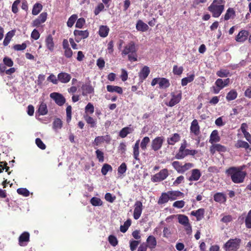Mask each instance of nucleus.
Wrapping results in <instances>:
<instances>
[{
	"label": "nucleus",
	"instance_id": "nucleus-19",
	"mask_svg": "<svg viewBox=\"0 0 251 251\" xmlns=\"http://www.w3.org/2000/svg\"><path fill=\"white\" fill-rule=\"evenodd\" d=\"M110 138L108 135L97 136L95 138L93 144L96 146L104 142H109Z\"/></svg>",
	"mask_w": 251,
	"mask_h": 251
},
{
	"label": "nucleus",
	"instance_id": "nucleus-64",
	"mask_svg": "<svg viewBox=\"0 0 251 251\" xmlns=\"http://www.w3.org/2000/svg\"><path fill=\"white\" fill-rule=\"evenodd\" d=\"M109 243L113 246L115 247L118 244V240L117 238L113 235H110L108 237Z\"/></svg>",
	"mask_w": 251,
	"mask_h": 251
},
{
	"label": "nucleus",
	"instance_id": "nucleus-5",
	"mask_svg": "<svg viewBox=\"0 0 251 251\" xmlns=\"http://www.w3.org/2000/svg\"><path fill=\"white\" fill-rule=\"evenodd\" d=\"M169 176L168 170L167 169H162L159 173L154 175L151 178L153 182H158L165 179Z\"/></svg>",
	"mask_w": 251,
	"mask_h": 251
},
{
	"label": "nucleus",
	"instance_id": "nucleus-27",
	"mask_svg": "<svg viewBox=\"0 0 251 251\" xmlns=\"http://www.w3.org/2000/svg\"><path fill=\"white\" fill-rule=\"evenodd\" d=\"M109 28L106 25H100L99 28V34L101 37H106L109 33Z\"/></svg>",
	"mask_w": 251,
	"mask_h": 251
},
{
	"label": "nucleus",
	"instance_id": "nucleus-54",
	"mask_svg": "<svg viewBox=\"0 0 251 251\" xmlns=\"http://www.w3.org/2000/svg\"><path fill=\"white\" fill-rule=\"evenodd\" d=\"M17 192L19 194L23 195L25 197H27L29 195V191L26 188H19L17 189Z\"/></svg>",
	"mask_w": 251,
	"mask_h": 251
},
{
	"label": "nucleus",
	"instance_id": "nucleus-63",
	"mask_svg": "<svg viewBox=\"0 0 251 251\" xmlns=\"http://www.w3.org/2000/svg\"><path fill=\"white\" fill-rule=\"evenodd\" d=\"M97 158L98 159L99 162H102L104 161V155L102 151L100 150H97L96 151Z\"/></svg>",
	"mask_w": 251,
	"mask_h": 251
},
{
	"label": "nucleus",
	"instance_id": "nucleus-41",
	"mask_svg": "<svg viewBox=\"0 0 251 251\" xmlns=\"http://www.w3.org/2000/svg\"><path fill=\"white\" fill-rule=\"evenodd\" d=\"M84 117L87 123L90 125L91 127H94L96 126V122L92 117L87 114L84 115Z\"/></svg>",
	"mask_w": 251,
	"mask_h": 251
},
{
	"label": "nucleus",
	"instance_id": "nucleus-12",
	"mask_svg": "<svg viewBox=\"0 0 251 251\" xmlns=\"http://www.w3.org/2000/svg\"><path fill=\"white\" fill-rule=\"evenodd\" d=\"M81 89L82 94L84 96L94 92V88L91 86L90 82L83 84L81 87Z\"/></svg>",
	"mask_w": 251,
	"mask_h": 251
},
{
	"label": "nucleus",
	"instance_id": "nucleus-26",
	"mask_svg": "<svg viewBox=\"0 0 251 251\" xmlns=\"http://www.w3.org/2000/svg\"><path fill=\"white\" fill-rule=\"evenodd\" d=\"M214 200L216 202L224 203L226 201V197L224 193H217L214 196Z\"/></svg>",
	"mask_w": 251,
	"mask_h": 251
},
{
	"label": "nucleus",
	"instance_id": "nucleus-18",
	"mask_svg": "<svg viewBox=\"0 0 251 251\" xmlns=\"http://www.w3.org/2000/svg\"><path fill=\"white\" fill-rule=\"evenodd\" d=\"M190 130L192 133H194L196 136L199 134L200 126L197 120L195 119L192 122L190 126Z\"/></svg>",
	"mask_w": 251,
	"mask_h": 251
},
{
	"label": "nucleus",
	"instance_id": "nucleus-8",
	"mask_svg": "<svg viewBox=\"0 0 251 251\" xmlns=\"http://www.w3.org/2000/svg\"><path fill=\"white\" fill-rule=\"evenodd\" d=\"M50 97L53 100L55 103L59 106L63 105L65 102V99L62 95L58 93H52L50 94Z\"/></svg>",
	"mask_w": 251,
	"mask_h": 251
},
{
	"label": "nucleus",
	"instance_id": "nucleus-36",
	"mask_svg": "<svg viewBox=\"0 0 251 251\" xmlns=\"http://www.w3.org/2000/svg\"><path fill=\"white\" fill-rule=\"evenodd\" d=\"M169 200H170V199L168 193H162L158 201V204H163L166 203Z\"/></svg>",
	"mask_w": 251,
	"mask_h": 251
},
{
	"label": "nucleus",
	"instance_id": "nucleus-42",
	"mask_svg": "<svg viewBox=\"0 0 251 251\" xmlns=\"http://www.w3.org/2000/svg\"><path fill=\"white\" fill-rule=\"evenodd\" d=\"M150 142V139L148 137H145L142 140L140 147L143 151H146L147 149V146Z\"/></svg>",
	"mask_w": 251,
	"mask_h": 251
},
{
	"label": "nucleus",
	"instance_id": "nucleus-2",
	"mask_svg": "<svg viewBox=\"0 0 251 251\" xmlns=\"http://www.w3.org/2000/svg\"><path fill=\"white\" fill-rule=\"evenodd\" d=\"M137 51V48L135 43L131 41L125 46L122 51V55L123 56L128 55V59L131 62L136 61L138 56Z\"/></svg>",
	"mask_w": 251,
	"mask_h": 251
},
{
	"label": "nucleus",
	"instance_id": "nucleus-51",
	"mask_svg": "<svg viewBox=\"0 0 251 251\" xmlns=\"http://www.w3.org/2000/svg\"><path fill=\"white\" fill-rule=\"evenodd\" d=\"M112 167L107 164H105L102 166L101 172L103 175H106L108 171H112Z\"/></svg>",
	"mask_w": 251,
	"mask_h": 251
},
{
	"label": "nucleus",
	"instance_id": "nucleus-53",
	"mask_svg": "<svg viewBox=\"0 0 251 251\" xmlns=\"http://www.w3.org/2000/svg\"><path fill=\"white\" fill-rule=\"evenodd\" d=\"M130 132V128L126 127L123 128L120 132L119 135L122 138L126 137Z\"/></svg>",
	"mask_w": 251,
	"mask_h": 251
},
{
	"label": "nucleus",
	"instance_id": "nucleus-6",
	"mask_svg": "<svg viewBox=\"0 0 251 251\" xmlns=\"http://www.w3.org/2000/svg\"><path fill=\"white\" fill-rule=\"evenodd\" d=\"M164 138L162 136H158L155 138L151 141V148L154 151H156L160 150L163 144Z\"/></svg>",
	"mask_w": 251,
	"mask_h": 251
},
{
	"label": "nucleus",
	"instance_id": "nucleus-55",
	"mask_svg": "<svg viewBox=\"0 0 251 251\" xmlns=\"http://www.w3.org/2000/svg\"><path fill=\"white\" fill-rule=\"evenodd\" d=\"M85 112L86 113H89L91 114H92L94 113V107L91 103H90V102L88 103L87 104V105L85 106Z\"/></svg>",
	"mask_w": 251,
	"mask_h": 251
},
{
	"label": "nucleus",
	"instance_id": "nucleus-35",
	"mask_svg": "<svg viewBox=\"0 0 251 251\" xmlns=\"http://www.w3.org/2000/svg\"><path fill=\"white\" fill-rule=\"evenodd\" d=\"M235 15V12L234 9L232 8H229L226 11L224 16V20L227 21L231 18H234Z\"/></svg>",
	"mask_w": 251,
	"mask_h": 251
},
{
	"label": "nucleus",
	"instance_id": "nucleus-20",
	"mask_svg": "<svg viewBox=\"0 0 251 251\" xmlns=\"http://www.w3.org/2000/svg\"><path fill=\"white\" fill-rule=\"evenodd\" d=\"M220 140L218 131L217 130H214L210 134L209 142L213 145L214 143L219 142Z\"/></svg>",
	"mask_w": 251,
	"mask_h": 251
},
{
	"label": "nucleus",
	"instance_id": "nucleus-4",
	"mask_svg": "<svg viewBox=\"0 0 251 251\" xmlns=\"http://www.w3.org/2000/svg\"><path fill=\"white\" fill-rule=\"evenodd\" d=\"M239 238L230 239L224 245V248L226 251H237L239 248L241 243Z\"/></svg>",
	"mask_w": 251,
	"mask_h": 251
},
{
	"label": "nucleus",
	"instance_id": "nucleus-40",
	"mask_svg": "<svg viewBox=\"0 0 251 251\" xmlns=\"http://www.w3.org/2000/svg\"><path fill=\"white\" fill-rule=\"evenodd\" d=\"M43 6L41 4L39 3H36L33 5V7L32 10V14L33 15H38L40 11L42 10Z\"/></svg>",
	"mask_w": 251,
	"mask_h": 251
},
{
	"label": "nucleus",
	"instance_id": "nucleus-38",
	"mask_svg": "<svg viewBox=\"0 0 251 251\" xmlns=\"http://www.w3.org/2000/svg\"><path fill=\"white\" fill-rule=\"evenodd\" d=\"M235 147L236 148H244L247 150L250 148V145L247 142L239 140L235 144Z\"/></svg>",
	"mask_w": 251,
	"mask_h": 251
},
{
	"label": "nucleus",
	"instance_id": "nucleus-31",
	"mask_svg": "<svg viewBox=\"0 0 251 251\" xmlns=\"http://www.w3.org/2000/svg\"><path fill=\"white\" fill-rule=\"evenodd\" d=\"M190 150L185 149L183 150L181 152L178 151L176 154L175 157L177 159H183L185 156L189 155Z\"/></svg>",
	"mask_w": 251,
	"mask_h": 251
},
{
	"label": "nucleus",
	"instance_id": "nucleus-3",
	"mask_svg": "<svg viewBox=\"0 0 251 251\" xmlns=\"http://www.w3.org/2000/svg\"><path fill=\"white\" fill-rule=\"evenodd\" d=\"M223 0H214L208 7V10L212 14L213 17H219L224 10L225 4Z\"/></svg>",
	"mask_w": 251,
	"mask_h": 251
},
{
	"label": "nucleus",
	"instance_id": "nucleus-47",
	"mask_svg": "<svg viewBox=\"0 0 251 251\" xmlns=\"http://www.w3.org/2000/svg\"><path fill=\"white\" fill-rule=\"evenodd\" d=\"M91 203L95 206H100L102 204V201L99 198L93 197L91 199Z\"/></svg>",
	"mask_w": 251,
	"mask_h": 251
},
{
	"label": "nucleus",
	"instance_id": "nucleus-32",
	"mask_svg": "<svg viewBox=\"0 0 251 251\" xmlns=\"http://www.w3.org/2000/svg\"><path fill=\"white\" fill-rule=\"evenodd\" d=\"M169 80L165 78H159V86L161 89H166L170 86Z\"/></svg>",
	"mask_w": 251,
	"mask_h": 251
},
{
	"label": "nucleus",
	"instance_id": "nucleus-24",
	"mask_svg": "<svg viewBox=\"0 0 251 251\" xmlns=\"http://www.w3.org/2000/svg\"><path fill=\"white\" fill-rule=\"evenodd\" d=\"M106 89L107 91L109 92H116L119 94H122L123 92L122 88L121 87L118 86L108 85L106 86Z\"/></svg>",
	"mask_w": 251,
	"mask_h": 251
},
{
	"label": "nucleus",
	"instance_id": "nucleus-48",
	"mask_svg": "<svg viewBox=\"0 0 251 251\" xmlns=\"http://www.w3.org/2000/svg\"><path fill=\"white\" fill-rule=\"evenodd\" d=\"M245 222L246 227L251 228V209L249 211Z\"/></svg>",
	"mask_w": 251,
	"mask_h": 251
},
{
	"label": "nucleus",
	"instance_id": "nucleus-39",
	"mask_svg": "<svg viewBox=\"0 0 251 251\" xmlns=\"http://www.w3.org/2000/svg\"><path fill=\"white\" fill-rule=\"evenodd\" d=\"M237 97V92L235 90L232 89L227 94L226 99L227 101H231L235 100Z\"/></svg>",
	"mask_w": 251,
	"mask_h": 251
},
{
	"label": "nucleus",
	"instance_id": "nucleus-43",
	"mask_svg": "<svg viewBox=\"0 0 251 251\" xmlns=\"http://www.w3.org/2000/svg\"><path fill=\"white\" fill-rule=\"evenodd\" d=\"M131 224V221L130 219L126 220L124 224L123 225H121L120 226V230L122 232L125 233L128 229Z\"/></svg>",
	"mask_w": 251,
	"mask_h": 251
},
{
	"label": "nucleus",
	"instance_id": "nucleus-44",
	"mask_svg": "<svg viewBox=\"0 0 251 251\" xmlns=\"http://www.w3.org/2000/svg\"><path fill=\"white\" fill-rule=\"evenodd\" d=\"M38 112L40 115H45L47 114L48 113V109L46 104L42 102L39 107L38 109Z\"/></svg>",
	"mask_w": 251,
	"mask_h": 251
},
{
	"label": "nucleus",
	"instance_id": "nucleus-49",
	"mask_svg": "<svg viewBox=\"0 0 251 251\" xmlns=\"http://www.w3.org/2000/svg\"><path fill=\"white\" fill-rule=\"evenodd\" d=\"M229 72L227 70H221L217 72L216 75L220 77H227L229 75Z\"/></svg>",
	"mask_w": 251,
	"mask_h": 251
},
{
	"label": "nucleus",
	"instance_id": "nucleus-23",
	"mask_svg": "<svg viewBox=\"0 0 251 251\" xmlns=\"http://www.w3.org/2000/svg\"><path fill=\"white\" fill-rule=\"evenodd\" d=\"M46 45L47 48L50 51L54 50V44L53 41V37L51 35H49L45 40Z\"/></svg>",
	"mask_w": 251,
	"mask_h": 251
},
{
	"label": "nucleus",
	"instance_id": "nucleus-30",
	"mask_svg": "<svg viewBox=\"0 0 251 251\" xmlns=\"http://www.w3.org/2000/svg\"><path fill=\"white\" fill-rule=\"evenodd\" d=\"M75 36H79L80 38L85 39L89 36L88 31L86 30H75L74 32Z\"/></svg>",
	"mask_w": 251,
	"mask_h": 251
},
{
	"label": "nucleus",
	"instance_id": "nucleus-59",
	"mask_svg": "<svg viewBox=\"0 0 251 251\" xmlns=\"http://www.w3.org/2000/svg\"><path fill=\"white\" fill-rule=\"evenodd\" d=\"M104 8V6L102 3H100L95 8L94 10V14L98 15L101 11Z\"/></svg>",
	"mask_w": 251,
	"mask_h": 251
},
{
	"label": "nucleus",
	"instance_id": "nucleus-61",
	"mask_svg": "<svg viewBox=\"0 0 251 251\" xmlns=\"http://www.w3.org/2000/svg\"><path fill=\"white\" fill-rule=\"evenodd\" d=\"M26 48V45L25 43H23L21 45L16 44L13 46V49L17 51L23 50Z\"/></svg>",
	"mask_w": 251,
	"mask_h": 251
},
{
	"label": "nucleus",
	"instance_id": "nucleus-15",
	"mask_svg": "<svg viewBox=\"0 0 251 251\" xmlns=\"http://www.w3.org/2000/svg\"><path fill=\"white\" fill-rule=\"evenodd\" d=\"M29 234L27 232H25L22 233L19 238V242L21 246H24L26 245V243L29 241Z\"/></svg>",
	"mask_w": 251,
	"mask_h": 251
},
{
	"label": "nucleus",
	"instance_id": "nucleus-60",
	"mask_svg": "<svg viewBox=\"0 0 251 251\" xmlns=\"http://www.w3.org/2000/svg\"><path fill=\"white\" fill-rule=\"evenodd\" d=\"M204 210L203 209H199L196 211V216L198 221L201 220L203 217Z\"/></svg>",
	"mask_w": 251,
	"mask_h": 251
},
{
	"label": "nucleus",
	"instance_id": "nucleus-7",
	"mask_svg": "<svg viewBox=\"0 0 251 251\" xmlns=\"http://www.w3.org/2000/svg\"><path fill=\"white\" fill-rule=\"evenodd\" d=\"M133 217L138 220L141 216L143 210V204L141 201H137L134 205Z\"/></svg>",
	"mask_w": 251,
	"mask_h": 251
},
{
	"label": "nucleus",
	"instance_id": "nucleus-29",
	"mask_svg": "<svg viewBox=\"0 0 251 251\" xmlns=\"http://www.w3.org/2000/svg\"><path fill=\"white\" fill-rule=\"evenodd\" d=\"M14 30H11L7 33L3 42L4 46H6L9 44L11 39L14 36Z\"/></svg>",
	"mask_w": 251,
	"mask_h": 251
},
{
	"label": "nucleus",
	"instance_id": "nucleus-58",
	"mask_svg": "<svg viewBox=\"0 0 251 251\" xmlns=\"http://www.w3.org/2000/svg\"><path fill=\"white\" fill-rule=\"evenodd\" d=\"M66 115H67V122L69 123L72 118V107L70 105H68L66 108Z\"/></svg>",
	"mask_w": 251,
	"mask_h": 251
},
{
	"label": "nucleus",
	"instance_id": "nucleus-1",
	"mask_svg": "<svg viewBox=\"0 0 251 251\" xmlns=\"http://www.w3.org/2000/svg\"><path fill=\"white\" fill-rule=\"evenodd\" d=\"M243 166L231 167L226 170V173L230 176L234 183H241L243 182L247 175L246 173L243 171Z\"/></svg>",
	"mask_w": 251,
	"mask_h": 251
},
{
	"label": "nucleus",
	"instance_id": "nucleus-10",
	"mask_svg": "<svg viewBox=\"0 0 251 251\" xmlns=\"http://www.w3.org/2000/svg\"><path fill=\"white\" fill-rule=\"evenodd\" d=\"M47 18V13L46 12L42 13L37 19L33 21L32 25L36 27L39 26L46 21Z\"/></svg>",
	"mask_w": 251,
	"mask_h": 251
},
{
	"label": "nucleus",
	"instance_id": "nucleus-11",
	"mask_svg": "<svg viewBox=\"0 0 251 251\" xmlns=\"http://www.w3.org/2000/svg\"><path fill=\"white\" fill-rule=\"evenodd\" d=\"M172 98L167 105L169 106L172 107L178 103L181 99V93L179 92L176 95L172 94Z\"/></svg>",
	"mask_w": 251,
	"mask_h": 251
},
{
	"label": "nucleus",
	"instance_id": "nucleus-56",
	"mask_svg": "<svg viewBox=\"0 0 251 251\" xmlns=\"http://www.w3.org/2000/svg\"><path fill=\"white\" fill-rule=\"evenodd\" d=\"M183 71L182 67H178L176 65H175L173 67V73L176 75H180Z\"/></svg>",
	"mask_w": 251,
	"mask_h": 251
},
{
	"label": "nucleus",
	"instance_id": "nucleus-37",
	"mask_svg": "<svg viewBox=\"0 0 251 251\" xmlns=\"http://www.w3.org/2000/svg\"><path fill=\"white\" fill-rule=\"evenodd\" d=\"M62 127V121L59 119V118H56L55 119L53 122V126H52V127H53V129L55 131H58V130L60 129H61Z\"/></svg>",
	"mask_w": 251,
	"mask_h": 251
},
{
	"label": "nucleus",
	"instance_id": "nucleus-50",
	"mask_svg": "<svg viewBox=\"0 0 251 251\" xmlns=\"http://www.w3.org/2000/svg\"><path fill=\"white\" fill-rule=\"evenodd\" d=\"M193 167L194 164L191 163H186L183 165H182L180 173L183 174Z\"/></svg>",
	"mask_w": 251,
	"mask_h": 251
},
{
	"label": "nucleus",
	"instance_id": "nucleus-25",
	"mask_svg": "<svg viewBox=\"0 0 251 251\" xmlns=\"http://www.w3.org/2000/svg\"><path fill=\"white\" fill-rule=\"evenodd\" d=\"M201 176V174L199 170L193 169L192 171L191 176L189 178L190 181H197L199 179Z\"/></svg>",
	"mask_w": 251,
	"mask_h": 251
},
{
	"label": "nucleus",
	"instance_id": "nucleus-45",
	"mask_svg": "<svg viewBox=\"0 0 251 251\" xmlns=\"http://www.w3.org/2000/svg\"><path fill=\"white\" fill-rule=\"evenodd\" d=\"M178 222L182 225L187 224L189 223L188 218L184 215H179L178 216Z\"/></svg>",
	"mask_w": 251,
	"mask_h": 251
},
{
	"label": "nucleus",
	"instance_id": "nucleus-16",
	"mask_svg": "<svg viewBox=\"0 0 251 251\" xmlns=\"http://www.w3.org/2000/svg\"><path fill=\"white\" fill-rule=\"evenodd\" d=\"M248 35V31L245 30H241L237 35L236 41L238 42H243L247 40Z\"/></svg>",
	"mask_w": 251,
	"mask_h": 251
},
{
	"label": "nucleus",
	"instance_id": "nucleus-34",
	"mask_svg": "<svg viewBox=\"0 0 251 251\" xmlns=\"http://www.w3.org/2000/svg\"><path fill=\"white\" fill-rule=\"evenodd\" d=\"M139 143H140V140H139L136 141L135 145H134V146L133 147V156H134V158L136 160H139Z\"/></svg>",
	"mask_w": 251,
	"mask_h": 251
},
{
	"label": "nucleus",
	"instance_id": "nucleus-33",
	"mask_svg": "<svg viewBox=\"0 0 251 251\" xmlns=\"http://www.w3.org/2000/svg\"><path fill=\"white\" fill-rule=\"evenodd\" d=\"M195 78V75L194 74L188 75L187 77L181 79V85L184 86L187 85L189 83L192 82Z\"/></svg>",
	"mask_w": 251,
	"mask_h": 251
},
{
	"label": "nucleus",
	"instance_id": "nucleus-21",
	"mask_svg": "<svg viewBox=\"0 0 251 251\" xmlns=\"http://www.w3.org/2000/svg\"><path fill=\"white\" fill-rule=\"evenodd\" d=\"M150 72L149 68L146 66H144L139 73V76L140 79L142 80L145 79L149 75Z\"/></svg>",
	"mask_w": 251,
	"mask_h": 251
},
{
	"label": "nucleus",
	"instance_id": "nucleus-17",
	"mask_svg": "<svg viewBox=\"0 0 251 251\" xmlns=\"http://www.w3.org/2000/svg\"><path fill=\"white\" fill-rule=\"evenodd\" d=\"M146 242L147 243V248L148 247L151 250L154 249L156 246V240L153 236H149L147 238Z\"/></svg>",
	"mask_w": 251,
	"mask_h": 251
},
{
	"label": "nucleus",
	"instance_id": "nucleus-14",
	"mask_svg": "<svg viewBox=\"0 0 251 251\" xmlns=\"http://www.w3.org/2000/svg\"><path fill=\"white\" fill-rule=\"evenodd\" d=\"M180 140V136L178 133H174L170 135L167 139V142L169 145H174Z\"/></svg>",
	"mask_w": 251,
	"mask_h": 251
},
{
	"label": "nucleus",
	"instance_id": "nucleus-46",
	"mask_svg": "<svg viewBox=\"0 0 251 251\" xmlns=\"http://www.w3.org/2000/svg\"><path fill=\"white\" fill-rule=\"evenodd\" d=\"M77 18V16L76 14L72 15L68 19L67 23V26L69 27H71L74 25V23L76 21Z\"/></svg>",
	"mask_w": 251,
	"mask_h": 251
},
{
	"label": "nucleus",
	"instance_id": "nucleus-22",
	"mask_svg": "<svg viewBox=\"0 0 251 251\" xmlns=\"http://www.w3.org/2000/svg\"><path fill=\"white\" fill-rule=\"evenodd\" d=\"M169 199L171 201H174L179 197L183 195V193L178 191H170L167 192Z\"/></svg>",
	"mask_w": 251,
	"mask_h": 251
},
{
	"label": "nucleus",
	"instance_id": "nucleus-57",
	"mask_svg": "<svg viewBox=\"0 0 251 251\" xmlns=\"http://www.w3.org/2000/svg\"><path fill=\"white\" fill-rule=\"evenodd\" d=\"M127 168L125 163H122L121 165L118 167V173L120 175H123L126 173Z\"/></svg>",
	"mask_w": 251,
	"mask_h": 251
},
{
	"label": "nucleus",
	"instance_id": "nucleus-52",
	"mask_svg": "<svg viewBox=\"0 0 251 251\" xmlns=\"http://www.w3.org/2000/svg\"><path fill=\"white\" fill-rule=\"evenodd\" d=\"M172 165L177 173H180L182 164L180 162L177 161H174L172 163Z\"/></svg>",
	"mask_w": 251,
	"mask_h": 251
},
{
	"label": "nucleus",
	"instance_id": "nucleus-28",
	"mask_svg": "<svg viewBox=\"0 0 251 251\" xmlns=\"http://www.w3.org/2000/svg\"><path fill=\"white\" fill-rule=\"evenodd\" d=\"M136 27L137 30L141 31H146L149 28L148 25L141 20L138 21Z\"/></svg>",
	"mask_w": 251,
	"mask_h": 251
},
{
	"label": "nucleus",
	"instance_id": "nucleus-9",
	"mask_svg": "<svg viewBox=\"0 0 251 251\" xmlns=\"http://www.w3.org/2000/svg\"><path fill=\"white\" fill-rule=\"evenodd\" d=\"M226 151L227 149L225 146L219 144H213L210 147V151L212 154H214L216 151H218L219 152H225Z\"/></svg>",
	"mask_w": 251,
	"mask_h": 251
},
{
	"label": "nucleus",
	"instance_id": "nucleus-62",
	"mask_svg": "<svg viewBox=\"0 0 251 251\" xmlns=\"http://www.w3.org/2000/svg\"><path fill=\"white\" fill-rule=\"evenodd\" d=\"M105 199L106 201L112 203L115 200L116 197L115 196H112V195L110 193H107L105 195Z\"/></svg>",
	"mask_w": 251,
	"mask_h": 251
},
{
	"label": "nucleus",
	"instance_id": "nucleus-13",
	"mask_svg": "<svg viewBox=\"0 0 251 251\" xmlns=\"http://www.w3.org/2000/svg\"><path fill=\"white\" fill-rule=\"evenodd\" d=\"M57 78L61 82L67 83L71 80V76L68 73L61 72L58 75Z\"/></svg>",
	"mask_w": 251,
	"mask_h": 251
}]
</instances>
